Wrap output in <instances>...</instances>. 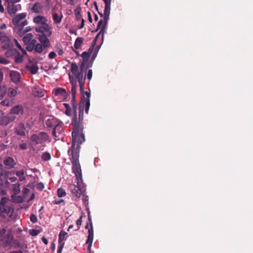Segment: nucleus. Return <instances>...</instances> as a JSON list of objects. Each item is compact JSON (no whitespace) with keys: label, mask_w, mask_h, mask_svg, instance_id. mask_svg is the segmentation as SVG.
Wrapping results in <instances>:
<instances>
[{"label":"nucleus","mask_w":253,"mask_h":253,"mask_svg":"<svg viewBox=\"0 0 253 253\" xmlns=\"http://www.w3.org/2000/svg\"><path fill=\"white\" fill-rule=\"evenodd\" d=\"M38 37V40L41 42V44L43 45L44 48L48 47L50 46V42L49 39L47 38L48 37L47 36L45 35H37Z\"/></svg>","instance_id":"7"},{"label":"nucleus","mask_w":253,"mask_h":253,"mask_svg":"<svg viewBox=\"0 0 253 253\" xmlns=\"http://www.w3.org/2000/svg\"><path fill=\"white\" fill-rule=\"evenodd\" d=\"M40 9H41V4L39 2H36L33 6L32 10L36 13H40Z\"/></svg>","instance_id":"40"},{"label":"nucleus","mask_w":253,"mask_h":253,"mask_svg":"<svg viewBox=\"0 0 253 253\" xmlns=\"http://www.w3.org/2000/svg\"><path fill=\"white\" fill-rule=\"evenodd\" d=\"M30 189L27 188H23L22 192H23V196L24 198H26V195L27 194H28V193L30 192Z\"/></svg>","instance_id":"61"},{"label":"nucleus","mask_w":253,"mask_h":253,"mask_svg":"<svg viewBox=\"0 0 253 253\" xmlns=\"http://www.w3.org/2000/svg\"><path fill=\"white\" fill-rule=\"evenodd\" d=\"M84 106L85 112L86 114H87L90 106V100H87V101H84Z\"/></svg>","instance_id":"49"},{"label":"nucleus","mask_w":253,"mask_h":253,"mask_svg":"<svg viewBox=\"0 0 253 253\" xmlns=\"http://www.w3.org/2000/svg\"><path fill=\"white\" fill-rule=\"evenodd\" d=\"M106 27V26H104L103 25L101 27V29H100L101 30H100V32H99V34L101 35L102 42L103 41L104 36V34L105 33Z\"/></svg>","instance_id":"46"},{"label":"nucleus","mask_w":253,"mask_h":253,"mask_svg":"<svg viewBox=\"0 0 253 253\" xmlns=\"http://www.w3.org/2000/svg\"><path fill=\"white\" fill-rule=\"evenodd\" d=\"M8 199L6 197H3L0 201V206L6 205V203L7 202Z\"/></svg>","instance_id":"50"},{"label":"nucleus","mask_w":253,"mask_h":253,"mask_svg":"<svg viewBox=\"0 0 253 253\" xmlns=\"http://www.w3.org/2000/svg\"><path fill=\"white\" fill-rule=\"evenodd\" d=\"M35 30L38 33H42L41 35H45L48 37H50L52 34V32L50 31V28L47 23L44 24L41 26L36 27Z\"/></svg>","instance_id":"5"},{"label":"nucleus","mask_w":253,"mask_h":253,"mask_svg":"<svg viewBox=\"0 0 253 253\" xmlns=\"http://www.w3.org/2000/svg\"><path fill=\"white\" fill-rule=\"evenodd\" d=\"M32 30V28L30 26L27 27L24 30H22L21 34L20 35L21 36L23 35L25 33L31 31Z\"/></svg>","instance_id":"53"},{"label":"nucleus","mask_w":253,"mask_h":253,"mask_svg":"<svg viewBox=\"0 0 253 253\" xmlns=\"http://www.w3.org/2000/svg\"><path fill=\"white\" fill-rule=\"evenodd\" d=\"M14 248L16 249L21 247L20 243L17 240H14L13 241Z\"/></svg>","instance_id":"59"},{"label":"nucleus","mask_w":253,"mask_h":253,"mask_svg":"<svg viewBox=\"0 0 253 253\" xmlns=\"http://www.w3.org/2000/svg\"><path fill=\"white\" fill-rule=\"evenodd\" d=\"M82 218H83V215H82L77 221H76V224L78 227V229H76V230H78L79 229V228H80V226L82 224Z\"/></svg>","instance_id":"56"},{"label":"nucleus","mask_w":253,"mask_h":253,"mask_svg":"<svg viewBox=\"0 0 253 253\" xmlns=\"http://www.w3.org/2000/svg\"><path fill=\"white\" fill-rule=\"evenodd\" d=\"M19 147L21 150H26L27 148V144L26 143H20Z\"/></svg>","instance_id":"60"},{"label":"nucleus","mask_w":253,"mask_h":253,"mask_svg":"<svg viewBox=\"0 0 253 253\" xmlns=\"http://www.w3.org/2000/svg\"><path fill=\"white\" fill-rule=\"evenodd\" d=\"M20 184L16 183L12 185V188L14 192V194H18L20 192Z\"/></svg>","instance_id":"33"},{"label":"nucleus","mask_w":253,"mask_h":253,"mask_svg":"<svg viewBox=\"0 0 253 253\" xmlns=\"http://www.w3.org/2000/svg\"><path fill=\"white\" fill-rule=\"evenodd\" d=\"M8 147V145L4 144L3 143H0V151H4L7 149Z\"/></svg>","instance_id":"57"},{"label":"nucleus","mask_w":253,"mask_h":253,"mask_svg":"<svg viewBox=\"0 0 253 253\" xmlns=\"http://www.w3.org/2000/svg\"><path fill=\"white\" fill-rule=\"evenodd\" d=\"M26 14L25 13H21L16 15L15 17L12 20V24L17 27L19 24L21 20L25 18Z\"/></svg>","instance_id":"16"},{"label":"nucleus","mask_w":253,"mask_h":253,"mask_svg":"<svg viewBox=\"0 0 253 253\" xmlns=\"http://www.w3.org/2000/svg\"><path fill=\"white\" fill-rule=\"evenodd\" d=\"M72 165H73L72 163ZM79 165L80 170L78 169L77 171L76 170H74L73 169V166L72 167V172L75 174L76 179L77 180V185H76L74 184H70L69 186V189L71 191L72 194L78 198H80L81 195H83V192L80 187L78 186L79 184V181L81 180V182L83 181L82 170L80 163Z\"/></svg>","instance_id":"2"},{"label":"nucleus","mask_w":253,"mask_h":253,"mask_svg":"<svg viewBox=\"0 0 253 253\" xmlns=\"http://www.w3.org/2000/svg\"><path fill=\"white\" fill-rule=\"evenodd\" d=\"M7 89L5 85H0V100L6 94Z\"/></svg>","instance_id":"34"},{"label":"nucleus","mask_w":253,"mask_h":253,"mask_svg":"<svg viewBox=\"0 0 253 253\" xmlns=\"http://www.w3.org/2000/svg\"><path fill=\"white\" fill-rule=\"evenodd\" d=\"M76 76L79 83L80 92H83L84 91V84L86 79L85 76L84 77L83 74H82V72H78Z\"/></svg>","instance_id":"9"},{"label":"nucleus","mask_w":253,"mask_h":253,"mask_svg":"<svg viewBox=\"0 0 253 253\" xmlns=\"http://www.w3.org/2000/svg\"><path fill=\"white\" fill-rule=\"evenodd\" d=\"M53 19L54 20V23L56 24L60 23L61 21L62 18V15L61 14V16H59L58 14L56 13L53 12L52 13Z\"/></svg>","instance_id":"31"},{"label":"nucleus","mask_w":253,"mask_h":253,"mask_svg":"<svg viewBox=\"0 0 253 253\" xmlns=\"http://www.w3.org/2000/svg\"><path fill=\"white\" fill-rule=\"evenodd\" d=\"M71 71L73 74L76 75L77 74L78 67L76 63H72L71 64Z\"/></svg>","instance_id":"36"},{"label":"nucleus","mask_w":253,"mask_h":253,"mask_svg":"<svg viewBox=\"0 0 253 253\" xmlns=\"http://www.w3.org/2000/svg\"><path fill=\"white\" fill-rule=\"evenodd\" d=\"M7 3V10L9 15L15 14L18 10L17 6H20V4L14 5L12 2H6Z\"/></svg>","instance_id":"11"},{"label":"nucleus","mask_w":253,"mask_h":253,"mask_svg":"<svg viewBox=\"0 0 253 253\" xmlns=\"http://www.w3.org/2000/svg\"><path fill=\"white\" fill-rule=\"evenodd\" d=\"M67 235V232L64 231L63 230H61L59 233L58 237V242L59 244H62L63 243V241L66 239L67 237H66V236Z\"/></svg>","instance_id":"29"},{"label":"nucleus","mask_w":253,"mask_h":253,"mask_svg":"<svg viewBox=\"0 0 253 253\" xmlns=\"http://www.w3.org/2000/svg\"><path fill=\"white\" fill-rule=\"evenodd\" d=\"M84 104L80 101L79 105V117H77V105L72 106L74 117L72 119L71 125L72 126V141L71 147L68 151L70 156V159L73 164V169L77 171L78 169L80 170L79 165V154L80 145L85 141V135L84 130Z\"/></svg>","instance_id":"1"},{"label":"nucleus","mask_w":253,"mask_h":253,"mask_svg":"<svg viewBox=\"0 0 253 253\" xmlns=\"http://www.w3.org/2000/svg\"><path fill=\"white\" fill-rule=\"evenodd\" d=\"M1 47L4 49H8L13 46L12 43L11 42L10 40H7L5 42H1Z\"/></svg>","instance_id":"28"},{"label":"nucleus","mask_w":253,"mask_h":253,"mask_svg":"<svg viewBox=\"0 0 253 253\" xmlns=\"http://www.w3.org/2000/svg\"><path fill=\"white\" fill-rule=\"evenodd\" d=\"M111 3L105 4L104 14L110 15Z\"/></svg>","instance_id":"43"},{"label":"nucleus","mask_w":253,"mask_h":253,"mask_svg":"<svg viewBox=\"0 0 253 253\" xmlns=\"http://www.w3.org/2000/svg\"><path fill=\"white\" fill-rule=\"evenodd\" d=\"M18 52V50L16 49L10 47L8 49L7 51L5 53V55L7 58L12 57L14 56L15 54Z\"/></svg>","instance_id":"23"},{"label":"nucleus","mask_w":253,"mask_h":253,"mask_svg":"<svg viewBox=\"0 0 253 253\" xmlns=\"http://www.w3.org/2000/svg\"><path fill=\"white\" fill-rule=\"evenodd\" d=\"M103 14L104 18H103V25L107 26L108 24V20L109 19V15H107V14Z\"/></svg>","instance_id":"47"},{"label":"nucleus","mask_w":253,"mask_h":253,"mask_svg":"<svg viewBox=\"0 0 253 253\" xmlns=\"http://www.w3.org/2000/svg\"><path fill=\"white\" fill-rule=\"evenodd\" d=\"M26 128L25 127L24 124L22 123H20L18 126L15 128V133L21 136H24L26 135Z\"/></svg>","instance_id":"8"},{"label":"nucleus","mask_w":253,"mask_h":253,"mask_svg":"<svg viewBox=\"0 0 253 253\" xmlns=\"http://www.w3.org/2000/svg\"><path fill=\"white\" fill-rule=\"evenodd\" d=\"M28 21L27 20L23 21L22 23H19L17 27H15L14 29V31L16 32L18 35H20L21 31L23 30V27L27 25Z\"/></svg>","instance_id":"19"},{"label":"nucleus","mask_w":253,"mask_h":253,"mask_svg":"<svg viewBox=\"0 0 253 253\" xmlns=\"http://www.w3.org/2000/svg\"><path fill=\"white\" fill-rule=\"evenodd\" d=\"M33 35L31 33L26 34L23 38V41L26 44L29 43L31 41Z\"/></svg>","instance_id":"35"},{"label":"nucleus","mask_w":253,"mask_h":253,"mask_svg":"<svg viewBox=\"0 0 253 253\" xmlns=\"http://www.w3.org/2000/svg\"><path fill=\"white\" fill-rule=\"evenodd\" d=\"M41 158L42 161H48L50 160L51 156H50V154L48 152H45L42 154V155L41 156Z\"/></svg>","instance_id":"37"},{"label":"nucleus","mask_w":253,"mask_h":253,"mask_svg":"<svg viewBox=\"0 0 253 253\" xmlns=\"http://www.w3.org/2000/svg\"><path fill=\"white\" fill-rule=\"evenodd\" d=\"M26 69L28 70L31 74L33 75L37 74L39 70V67L37 64H33L31 66L26 65Z\"/></svg>","instance_id":"20"},{"label":"nucleus","mask_w":253,"mask_h":253,"mask_svg":"<svg viewBox=\"0 0 253 253\" xmlns=\"http://www.w3.org/2000/svg\"><path fill=\"white\" fill-rule=\"evenodd\" d=\"M70 83L72 84V87H71L72 96H76V94L77 92V81L74 80L73 79L72 80L70 76Z\"/></svg>","instance_id":"22"},{"label":"nucleus","mask_w":253,"mask_h":253,"mask_svg":"<svg viewBox=\"0 0 253 253\" xmlns=\"http://www.w3.org/2000/svg\"><path fill=\"white\" fill-rule=\"evenodd\" d=\"M16 174L18 177H21V176H23V175H24V171L23 169H21L20 170H18V171H16Z\"/></svg>","instance_id":"64"},{"label":"nucleus","mask_w":253,"mask_h":253,"mask_svg":"<svg viewBox=\"0 0 253 253\" xmlns=\"http://www.w3.org/2000/svg\"><path fill=\"white\" fill-rule=\"evenodd\" d=\"M11 210H13V209L8 205L0 206V212L2 213L8 214L10 213Z\"/></svg>","instance_id":"25"},{"label":"nucleus","mask_w":253,"mask_h":253,"mask_svg":"<svg viewBox=\"0 0 253 253\" xmlns=\"http://www.w3.org/2000/svg\"><path fill=\"white\" fill-rule=\"evenodd\" d=\"M53 92L55 96L61 95L63 97H67L68 95V93L67 92L65 89L61 87L54 89Z\"/></svg>","instance_id":"15"},{"label":"nucleus","mask_w":253,"mask_h":253,"mask_svg":"<svg viewBox=\"0 0 253 253\" xmlns=\"http://www.w3.org/2000/svg\"><path fill=\"white\" fill-rule=\"evenodd\" d=\"M13 240V236L10 232H7L1 239V241L3 242V246L5 247L10 246Z\"/></svg>","instance_id":"6"},{"label":"nucleus","mask_w":253,"mask_h":253,"mask_svg":"<svg viewBox=\"0 0 253 253\" xmlns=\"http://www.w3.org/2000/svg\"><path fill=\"white\" fill-rule=\"evenodd\" d=\"M33 21L35 23L43 25L46 23L47 19L44 16L39 15L34 18Z\"/></svg>","instance_id":"18"},{"label":"nucleus","mask_w":253,"mask_h":253,"mask_svg":"<svg viewBox=\"0 0 253 253\" xmlns=\"http://www.w3.org/2000/svg\"><path fill=\"white\" fill-rule=\"evenodd\" d=\"M17 94V91L13 88H9L8 90V97L6 98L4 100H2L0 104L2 106L7 107L12 106L14 103L15 99L11 98L9 97H14Z\"/></svg>","instance_id":"4"},{"label":"nucleus","mask_w":253,"mask_h":253,"mask_svg":"<svg viewBox=\"0 0 253 253\" xmlns=\"http://www.w3.org/2000/svg\"><path fill=\"white\" fill-rule=\"evenodd\" d=\"M48 134L43 131H41L37 134H33L30 136V141L34 145L42 144L48 140Z\"/></svg>","instance_id":"3"},{"label":"nucleus","mask_w":253,"mask_h":253,"mask_svg":"<svg viewBox=\"0 0 253 253\" xmlns=\"http://www.w3.org/2000/svg\"><path fill=\"white\" fill-rule=\"evenodd\" d=\"M24 109L21 105H17L12 107L9 111L10 114L19 115L23 113Z\"/></svg>","instance_id":"14"},{"label":"nucleus","mask_w":253,"mask_h":253,"mask_svg":"<svg viewBox=\"0 0 253 253\" xmlns=\"http://www.w3.org/2000/svg\"><path fill=\"white\" fill-rule=\"evenodd\" d=\"M27 46L26 47V49L28 51H32L34 49V46L32 45L30 42L27 43Z\"/></svg>","instance_id":"54"},{"label":"nucleus","mask_w":253,"mask_h":253,"mask_svg":"<svg viewBox=\"0 0 253 253\" xmlns=\"http://www.w3.org/2000/svg\"><path fill=\"white\" fill-rule=\"evenodd\" d=\"M88 235L87 237V239L86 241V244L88 245L87 247V250L90 251L93 239V225H91V226H90V228L88 229Z\"/></svg>","instance_id":"10"},{"label":"nucleus","mask_w":253,"mask_h":253,"mask_svg":"<svg viewBox=\"0 0 253 253\" xmlns=\"http://www.w3.org/2000/svg\"><path fill=\"white\" fill-rule=\"evenodd\" d=\"M55 51L58 53V55H62L64 53V51L62 50V49L58 47L57 45L55 46Z\"/></svg>","instance_id":"52"},{"label":"nucleus","mask_w":253,"mask_h":253,"mask_svg":"<svg viewBox=\"0 0 253 253\" xmlns=\"http://www.w3.org/2000/svg\"><path fill=\"white\" fill-rule=\"evenodd\" d=\"M14 61L16 63H21L23 61V55L18 51L14 56Z\"/></svg>","instance_id":"30"},{"label":"nucleus","mask_w":253,"mask_h":253,"mask_svg":"<svg viewBox=\"0 0 253 253\" xmlns=\"http://www.w3.org/2000/svg\"><path fill=\"white\" fill-rule=\"evenodd\" d=\"M81 101H82L83 103L84 104V101H87V100H89V98L90 97V92H88L87 91H85L84 90V91L83 92H81Z\"/></svg>","instance_id":"21"},{"label":"nucleus","mask_w":253,"mask_h":253,"mask_svg":"<svg viewBox=\"0 0 253 253\" xmlns=\"http://www.w3.org/2000/svg\"><path fill=\"white\" fill-rule=\"evenodd\" d=\"M3 164L5 165L6 168L11 169L14 167L16 163L12 158L7 157L3 160Z\"/></svg>","instance_id":"12"},{"label":"nucleus","mask_w":253,"mask_h":253,"mask_svg":"<svg viewBox=\"0 0 253 253\" xmlns=\"http://www.w3.org/2000/svg\"><path fill=\"white\" fill-rule=\"evenodd\" d=\"M8 172L3 168V166L0 163V181H2V177L6 178L7 176Z\"/></svg>","instance_id":"26"},{"label":"nucleus","mask_w":253,"mask_h":253,"mask_svg":"<svg viewBox=\"0 0 253 253\" xmlns=\"http://www.w3.org/2000/svg\"><path fill=\"white\" fill-rule=\"evenodd\" d=\"M14 120V118L13 119H10L7 117H3L1 120V124L2 125H8L10 122Z\"/></svg>","instance_id":"38"},{"label":"nucleus","mask_w":253,"mask_h":253,"mask_svg":"<svg viewBox=\"0 0 253 253\" xmlns=\"http://www.w3.org/2000/svg\"><path fill=\"white\" fill-rule=\"evenodd\" d=\"M30 220L33 223H36L38 220L37 216L34 214L32 213L30 215Z\"/></svg>","instance_id":"51"},{"label":"nucleus","mask_w":253,"mask_h":253,"mask_svg":"<svg viewBox=\"0 0 253 253\" xmlns=\"http://www.w3.org/2000/svg\"><path fill=\"white\" fill-rule=\"evenodd\" d=\"M10 77L11 81L15 83H18L20 82L21 75L16 71H11L10 72Z\"/></svg>","instance_id":"13"},{"label":"nucleus","mask_w":253,"mask_h":253,"mask_svg":"<svg viewBox=\"0 0 253 253\" xmlns=\"http://www.w3.org/2000/svg\"><path fill=\"white\" fill-rule=\"evenodd\" d=\"M9 63V61L6 59L4 57H0V63L6 65V64H8Z\"/></svg>","instance_id":"55"},{"label":"nucleus","mask_w":253,"mask_h":253,"mask_svg":"<svg viewBox=\"0 0 253 253\" xmlns=\"http://www.w3.org/2000/svg\"><path fill=\"white\" fill-rule=\"evenodd\" d=\"M57 195H58V197H64L66 196V194L65 190L61 187H60L57 189Z\"/></svg>","instance_id":"42"},{"label":"nucleus","mask_w":253,"mask_h":253,"mask_svg":"<svg viewBox=\"0 0 253 253\" xmlns=\"http://www.w3.org/2000/svg\"><path fill=\"white\" fill-rule=\"evenodd\" d=\"M54 129L56 131L58 135L61 134L63 131V128L62 126V122L60 121L54 127Z\"/></svg>","instance_id":"27"},{"label":"nucleus","mask_w":253,"mask_h":253,"mask_svg":"<svg viewBox=\"0 0 253 253\" xmlns=\"http://www.w3.org/2000/svg\"><path fill=\"white\" fill-rule=\"evenodd\" d=\"M15 43H16V46L22 51V53L23 55H26L27 54V52L24 49V48L22 47V46H21V45L18 43V42H17V41L16 40H15Z\"/></svg>","instance_id":"44"},{"label":"nucleus","mask_w":253,"mask_h":253,"mask_svg":"<svg viewBox=\"0 0 253 253\" xmlns=\"http://www.w3.org/2000/svg\"><path fill=\"white\" fill-rule=\"evenodd\" d=\"M103 24V22L102 20H100L97 24L96 29L95 30L92 31V33L97 32L100 29H101V27Z\"/></svg>","instance_id":"45"},{"label":"nucleus","mask_w":253,"mask_h":253,"mask_svg":"<svg viewBox=\"0 0 253 253\" xmlns=\"http://www.w3.org/2000/svg\"><path fill=\"white\" fill-rule=\"evenodd\" d=\"M60 121L55 118L48 119L45 122V124L48 127L55 126Z\"/></svg>","instance_id":"17"},{"label":"nucleus","mask_w":253,"mask_h":253,"mask_svg":"<svg viewBox=\"0 0 253 253\" xmlns=\"http://www.w3.org/2000/svg\"><path fill=\"white\" fill-rule=\"evenodd\" d=\"M63 105L66 108L65 112V113L66 115L68 116H71L72 114V109L68 103H64Z\"/></svg>","instance_id":"39"},{"label":"nucleus","mask_w":253,"mask_h":253,"mask_svg":"<svg viewBox=\"0 0 253 253\" xmlns=\"http://www.w3.org/2000/svg\"><path fill=\"white\" fill-rule=\"evenodd\" d=\"M43 45L41 43H37L34 47V51L36 52L41 53L43 51Z\"/></svg>","instance_id":"41"},{"label":"nucleus","mask_w":253,"mask_h":253,"mask_svg":"<svg viewBox=\"0 0 253 253\" xmlns=\"http://www.w3.org/2000/svg\"><path fill=\"white\" fill-rule=\"evenodd\" d=\"M84 41V38L82 37H78L74 43V48L76 49H78L80 48Z\"/></svg>","instance_id":"24"},{"label":"nucleus","mask_w":253,"mask_h":253,"mask_svg":"<svg viewBox=\"0 0 253 253\" xmlns=\"http://www.w3.org/2000/svg\"><path fill=\"white\" fill-rule=\"evenodd\" d=\"M37 189H38L40 191H42L44 188L43 184L42 182L38 183L37 184Z\"/></svg>","instance_id":"58"},{"label":"nucleus","mask_w":253,"mask_h":253,"mask_svg":"<svg viewBox=\"0 0 253 253\" xmlns=\"http://www.w3.org/2000/svg\"><path fill=\"white\" fill-rule=\"evenodd\" d=\"M90 56V55L86 51L83 52L82 54L81 55V56H82V58H89Z\"/></svg>","instance_id":"63"},{"label":"nucleus","mask_w":253,"mask_h":253,"mask_svg":"<svg viewBox=\"0 0 253 253\" xmlns=\"http://www.w3.org/2000/svg\"><path fill=\"white\" fill-rule=\"evenodd\" d=\"M29 233L31 235L33 236H35L38 235L40 233V231L37 229H33L32 230H30Z\"/></svg>","instance_id":"48"},{"label":"nucleus","mask_w":253,"mask_h":253,"mask_svg":"<svg viewBox=\"0 0 253 253\" xmlns=\"http://www.w3.org/2000/svg\"><path fill=\"white\" fill-rule=\"evenodd\" d=\"M96 56L97 52H94L92 55L90 61H89L88 63L87 64L86 66L85 67V70H87L89 68H90L92 66L93 61L95 60V58L96 57Z\"/></svg>","instance_id":"32"},{"label":"nucleus","mask_w":253,"mask_h":253,"mask_svg":"<svg viewBox=\"0 0 253 253\" xmlns=\"http://www.w3.org/2000/svg\"><path fill=\"white\" fill-rule=\"evenodd\" d=\"M9 39L6 36L5 34H4L3 36H1L0 38V42H5L7 40H9Z\"/></svg>","instance_id":"62"}]
</instances>
